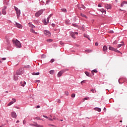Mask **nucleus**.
Instances as JSON below:
<instances>
[{"instance_id":"1","label":"nucleus","mask_w":127,"mask_h":127,"mask_svg":"<svg viewBox=\"0 0 127 127\" xmlns=\"http://www.w3.org/2000/svg\"><path fill=\"white\" fill-rule=\"evenodd\" d=\"M14 8L16 12L17 18L19 19V16H20V9H19L16 6H14Z\"/></svg>"},{"instance_id":"2","label":"nucleus","mask_w":127,"mask_h":127,"mask_svg":"<svg viewBox=\"0 0 127 127\" xmlns=\"http://www.w3.org/2000/svg\"><path fill=\"white\" fill-rule=\"evenodd\" d=\"M42 13H43V10L41 9L35 13V16L38 17L39 16H40Z\"/></svg>"},{"instance_id":"3","label":"nucleus","mask_w":127,"mask_h":127,"mask_svg":"<svg viewBox=\"0 0 127 127\" xmlns=\"http://www.w3.org/2000/svg\"><path fill=\"white\" fill-rule=\"evenodd\" d=\"M15 44L17 48H20V47H21V44H20V42L17 40L15 41Z\"/></svg>"},{"instance_id":"4","label":"nucleus","mask_w":127,"mask_h":127,"mask_svg":"<svg viewBox=\"0 0 127 127\" xmlns=\"http://www.w3.org/2000/svg\"><path fill=\"white\" fill-rule=\"evenodd\" d=\"M24 73L22 68H20L19 70H17L16 71L17 75H21Z\"/></svg>"},{"instance_id":"5","label":"nucleus","mask_w":127,"mask_h":127,"mask_svg":"<svg viewBox=\"0 0 127 127\" xmlns=\"http://www.w3.org/2000/svg\"><path fill=\"white\" fill-rule=\"evenodd\" d=\"M44 33L46 36H48L49 37H50V36H51V33H50L48 30H44Z\"/></svg>"},{"instance_id":"6","label":"nucleus","mask_w":127,"mask_h":127,"mask_svg":"<svg viewBox=\"0 0 127 127\" xmlns=\"http://www.w3.org/2000/svg\"><path fill=\"white\" fill-rule=\"evenodd\" d=\"M6 8H7V7L6 6H3L2 9V14H3V15H5V14H6Z\"/></svg>"},{"instance_id":"7","label":"nucleus","mask_w":127,"mask_h":127,"mask_svg":"<svg viewBox=\"0 0 127 127\" xmlns=\"http://www.w3.org/2000/svg\"><path fill=\"white\" fill-rule=\"evenodd\" d=\"M14 25H15V26L16 27H17L18 28H19L20 29H21V28H22V25L18 23H17V22H15V24H14Z\"/></svg>"},{"instance_id":"8","label":"nucleus","mask_w":127,"mask_h":127,"mask_svg":"<svg viewBox=\"0 0 127 127\" xmlns=\"http://www.w3.org/2000/svg\"><path fill=\"white\" fill-rule=\"evenodd\" d=\"M105 6L107 9H111L112 8V4H105Z\"/></svg>"},{"instance_id":"9","label":"nucleus","mask_w":127,"mask_h":127,"mask_svg":"<svg viewBox=\"0 0 127 127\" xmlns=\"http://www.w3.org/2000/svg\"><path fill=\"white\" fill-rule=\"evenodd\" d=\"M11 116L12 117V118H13L14 119H16V113H15V112H12L11 113Z\"/></svg>"},{"instance_id":"10","label":"nucleus","mask_w":127,"mask_h":127,"mask_svg":"<svg viewBox=\"0 0 127 127\" xmlns=\"http://www.w3.org/2000/svg\"><path fill=\"white\" fill-rule=\"evenodd\" d=\"M64 73V70H62L60 71L58 73V77L60 78V77H61L62 76V74Z\"/></svg>"},{"instance_id":"11","label":"nucleus","mask_w":127,"mask_h":127,"mask_svg":"<svg viewBox=\"0 0 127 127\" xmlns=\"http://www.w3.org/2000/svg\"><path fill=\"white\" fill-rule=\"evenodd\" d=\"M107 50H108V47H107V46H104L103 48V51H104L106 53Z\"/></svg>"},{"instance_id":"12","label":"nucleus","mask_w":127,"mask_h":127,"mask_svg":"<svg viewBox=\"0 0 127 127\" xmlns=\"http://www.w3.org/2000/svg\"><path fill=\"white\" fill-rule=\"evenodd\" d=\"M26 84V82L24 81L20 82V84H21V86H22V87H24Z\"/></svg>"},{"instance_id":"13","label":"nucleus","mask_w":127,"mask_h":127,"mask_svg":"<svg viewBox=\"0 0 127 127\" xmlns=\"http://www.w3.org/2000/svg\"><path fill=\"white\" fill-rule=\"evenodd\" d=\"M14 79L15 81H17V80H18V74H16L14 75Z\"/></svg>"},{"instance_id":"14","label":"nucleus","mask_w":127,"mask_h":127,"mask_svg":"<svg viewBox=\"0 0 127 127\" xmlns=\"http://www.w3.org/2000/svg\"><path fill=\"white\" fill-rule=\"evenodd\" d=\"M94 111H97V112H101L102 111V109L100 108L96 107L94 108Z\"/></svg>"},{"instance_id":"15","label":"nucleus","mask_w":127,"mask_h":127,"mask_svg":"<svg viewBox=\"0 0 127 127\" xmlns=\"http://www.w3.org/2000/svg\"><path fill=\"white\" fill-rule=\"evenodd\" d=\"M109 50H111L112 51H115L116 49L111 46H109Z\"/></svg>"},{"instance_id":"16","label":"nucleus","mask_w":127,"mask_h":127,"mask_svg":"<svg viewBox=\"0 0 127 127\" xmlns=\"http://www.w3.org/2000/svg\"><path fill=\"white\" fill-rule=\"evenodd\" d=\"M123 45H125V43H124V42H122L121 44L118 45V46H117V48H120L122 47V46H123Z\"/></svg>"},{"instance_id":"17","label":"nucleus","mask_w":127,"mask_h":127,"mask_svg":"<svg viewBox=\"0 0 127 127\" xmlns=\"http://www.w3.org/2000/svg\"><path fill=\"white\" fill-rule=\"evenodd\" d=\"M28 24H29V27H31L32 29L35 28V26H34L31 23H29Z\"/></svg>"},{"instance_id":"18","label":"nucleus","mask_w":127,"mask_h":127,"mask_svg":"<svg viewBox=\"0 0 127 127\" xmlns=\"http://www.w3.org/2000/svg\"><path fill=\"white\" fill-rule=\"evenodd\" d=\"M70 36H71V37L72 38H74L75 39V38H76V37H75V33L73 32H72L71 33H70Z\"/></svg>"},{"instance_id":"19","label":"nucleus","mask_w":127,"mask_h":127,"mask_svg":"<svg viewBox=\"0 0 127 127\" xmlns=\"http://www.w3.org/2000/svg\"><path fill=\"white\" fill-rule=\"evenodd\" d=\"M125 4H127V1H123L121 3V5L122 7H123L125 5Z\"/></svg>"},{"instance_id":"20","label":"nucleus","mask_w":127,"mask_h":127,"mask_svg":"<svg viewBox=\"0 0 127 127\" xmlns=\"http://www.w3.org/2000/svg\"><path fill=\"white\" fill-rule=\"evenodd\" d=\"M91 73L93 75H95L94 73H98V70H97V69H95L91 71Z\"/></svg>"},{"instance_id":"21","label":"nucleus","mask_w":127,"mask_h":127,"mask_svg":"<svg viewBox=\"0 0 127 127\" xmlns=\"http://www.w3.org/2000/svg\"><path fill=\"white\" fill-rule=\"evenodd\" d=\"M30 31L31 32H32L33 33H35V34H37V32H35V30H34L33 29H30Z\"/></svg>"},{"instance_id":"22","label":"nucleus","mask_w":127,"mask_h":127,"mask_svg":"<svg viewBox=\"0 0 127 127\" xmlns=\"http://www.w3.org/2000/svg\"><path fill=\"white\" fill-rule=\"evenodd\" d=\"M100 11H101L102 13H106V10L103 8L100 9Z\"/></svg>"},{"instance_id":"23","label":"nucleus","mask_w":127,"mask_h":127,"mask_svg":"<svg viewBox=\"0 0 127 127\" xmlns=\"http://www.w3.org/2000/svg\"><path fill=\"white\" fill-rule=\"evenodd\" d=\"M49 73L51 74V75H53V74L55 73L54 70H50Z\"/></svg>"},{"instance_id":"24","label":"nucleus","mask_w":127,"mask_h":127,"mask_svg":"<svg viewBox=\"0 0 127 127\" xmlns=\"http://www.w3.org/2000/svg\"><path fill=\"white\" fill-rule=\"evenodd\" d=\"M80 15L81 16H82V17H85V18H87V16H86V15H85L82 13H80Z\"/></svg>"},{"instance_id":"25","label":"nucleus","mask_w":127,"mask_h":127,"mask_svg":"<svg viewBox=\"0 0 127 127\" xmlns=\"http://www.w3.org/2000/svg\"><path fill=\"white\" fill-rule=\"evenodd\" d=\"M72 26H74V27H76L77 28H78V25L74 24V23H72Z\"/></svg>"},{"instance_id":"26","label":"nucleus","mask_w":127,"mask_h":127,"mask_svg":"<svg viewBox=\"0 0 127 127\" xmlns=\"http://www.w3.org/2000/svg\"><path fill=\"white\" fill-rule=\"evenodd\" d=\"M85 74L86 75V76H87L88 77H90V73L87 72V71H85Z\"/></svg>"},{"instance_id":"27","label":"nucleus","mask_w":127,"mask_h":127,"mask_svg":"<svg viewBox=\"0 0 127 127\" xmlns=\"http://www.w3.org/2000/svg\"><path fill=\"white\" fill-rule=\"evenodd\" d=\"M79 8L80 9H82V8H83V9H85L86 7H85V6H84V5H82L81 7H79Z\"/></svg>"},{"instance_id":"28","label":"nucleus","mask_w":127,"mask_h":127,"mask_svg":"<svg viewBox=\"0 0 127 127\" xmlns=\"http://www.w3.org/2000/svg\"><path fill=\"white\" fill-rule=\"evenodd\" d=\"M12 104H13V101H11V102H10L8 104L7 106H11V105H12Z\"/></svg>"},{"instance_id":"29","label":"nucleus","mask_w":127,"mask_h":127,"mask_svg":"<svg viewBox=\"0 0 127 127\" xmlns=\"http://www.w3.org/2000/svg\"><path fill=\"white\" fill-rule=\"evenodd\" d=\"M48 22H49V18H47V21H45V25H46V24H47V23H48Z\"/></svg>"},{"instance_id":"30","label":"nucleus","mask_w":127,"mask_h":127,"mask_svg":"<svg viewBox=\"0 0 127 127\" xmlns=\"http://www.w3.org/2000/svg\"><path fill=\"white\" fill-rule=\"evenodd\" d=\"M35 127H43V126H42V125H38V124H36L35 125Z\"/></svg>"},{"instance_id":"31","label":"nucleus","mask_w":127,"mask_h":127,"mask_svg":"<svg viewBox=\"0 0 127 127\" xmlns=\"http://www.w3.org/2000/svg\"><path fill=\"white\" fill-rule=\"evenodd\" d=\"M62 11L63 12H67V10L66 9V8H63V9H62Z\"/></svg>"},{"instance_id":"32","label":"nucleus","mask_w":127,"mask_h":127,"mask_svg":"<svg viewBox=\"0 0 127 127\" xmlns=\"http://www.w3.org/2000/svg\"><path fill=\"white\" fill-rule=\"evenodd\" d=\"M85 52H87V53H90V52H92V50H86Z\"/></svg>"},{"instance_id":"33","label":"nucleus","mask_w":127,"mask_h":127,"mask_svg":"<svg viewBox=\"0 0 127 127\" xmlns=\"http://www.w3.org/2000/svg\"><path fill=\"white\" fill-rule=\"evenodd\" d=\"M53 40L51 39H49L47 40V42H52Z\"/></svg>"},{"instance_id":"34","label":"nucleus","mask_w":127,"mask_h":127,"mask_svg":"<svg viewBox=\"0 0 127 127\" xmlns=\"http://www.w3.org/2000/svg\"><path fill=\"white\" fill-rule=\"evenodd\" d=\"M41 58H43V59L46 58V55L43 54L41 56Z\"/></svg>"},{"instance_id":"35","label":"nucleus","mask_w":127,"mask_h":127,"mask_svg":"<svg viewBox=\"0 0 127 127\" xmlns=\"http://www.w3.org/2000/svg\"><path fill=\"white\" fill-rule=\"evenodd\" d=\"M32 75H39V72H33L32 73Z\"/></svg>"},{"instance_id":"36","label":"nucleus","mask_w":127,"mask_h":127,"mask_svg":"<svg viewBox=\"0 0 127 127\" xmlns=\"http://www.w3.org/2000/svg\"><path fill=\"white\" fill-rule=\"evenodd\" d=\"M114 51L115 52H117L118 53H121V52L119 50H118L117 49H115V50H114Z\"/></svg>"},{"instance_id":"37","label":"nucleus","mask_w":127,"mask_h":127,"mask_svg":"<svg viewBox=\"0 0 127 127\" xmlns=\"http://www.w3.org/2000/svg\"><path fill=\"white\" fill-rule=\"evenodd\" d=\"M65 24L68 25L70 24V21L68 20L65 21Z\"/></svg>"},{"instance_id":"38","label":"nucleus","mask_w":127,"mask_h":127,"mask_svg":"<svg viewBox=\"0 0 127 127\" xmlns=\"http://www.w3.org/2000/svg\"><path fill=\"white\" fill-rule=\"evenodd\" d=\"M65 95L66 96H68L69 95V92H68V91H65Z\"/></svg>"},{"instance_id":"39","label":"nucleus","mask_w":127,"mask_h":127,"mask_svg":"<svg viewBox=\"0 0 127 127\" xmlns=\"http://www.w3.org/2000/svg\"><path fill=\"white\" fill-rule=\"evenodd\" d=\"M12 100L13 103H15L16 102V100L14 98H12Z\"/></svg>"},{"instance_id":"40","label":"nucleus","mask_w":127,"mask_h":127,"mask_svg":"<svg viewBox=\"0 0 127 127\" xmlns=\"http://www.w3.org/2000/svg\"><path fill=\"white\" fill-rule=\"evenodd\" d=\"M75 96H76V95L75 94H72L71 98H75Z\"/></svg>"},{"instance_id":"41","label":"nucleus","mask_w":127,"mask_h":127,"mask_svg":"<svg viewBox=\"0 0 127 127\" xmlns=\"http://www.w3.org/2000/svg\"><path fill=\"white\" fill-rule=\"evenodd\" d=\"M91 91L92 93H96V90L95 89H91Z\"/></svg>"},{"instance_id":"42","label":"nucleus","mask_w":127,"mask_h":127,"mask_svg":"<svg viewBox=\"0 0 127 127\" xmlns=\"http://www.w3.org/2000/svg\"><path fill=\"white\" fill-rule=\"evenodd\" d=\"M25 68H30V66L29 65H27V66H25Z\"/></svg>"},{"instance_id":"43","label":"nucleus","mask_w":127,"mask_h":127,"mask_svg":"<svg viewBox=\"0 0 127 127\" xmlns=\"http://www.w3.org/2000/svg\"><path fill=\"white\" fill-rule=\"evenodd\" d=\"M35 119H36V120H41V119H40V117H36V118H35Z\"/></svg>"},{"instance_id":"44","label":"nucleus","mask_w":127,"mask_h":127,"mask_svg":"<svg viewBox=\"0 0 127 127\" xmlns=\"http://www.w3.org/2000/svg\"><path fill=\"white\" fill-rule=\"evenodd\" d=\"M54 61H55L54 59H52L51 60V63H53V62H54Z\"/></svg>"},{"instance_id":"45","label":"nucleus","mask_w":127,"mask_h":127,"mask_svg":"<svg viewBox=\"0 0 127 127\" xmlns=\"http://www.w3.org/2000/svg\"><path fill=\"white\" fill-rule=\"evenodd\" d=\"M49 2H50V0H48L47 1H46V4H48V3Z\"/></svg>"},{"instance_id":"46","label":"nucleus","mask_w":127,"mask_h":127,"mask_svg":"<svg viewBox=\"0 0 127 127\" xmlns=\"http://www.w3.org/2000/svg\"><path fill=\"white\" fill-rule=\"evenodd\" d=\"M84 83H85V80L82 81L81 82V84H84Z\"/></svg>"},{"instance_id":"47","label":"nucleus","mask_w":127,"mask_h":127,"mask_svg":"<svg viewBox=\"0 0 127 127\" xmlns=\"http://www.w3.org/2000/svg\"><path fill=\"white\" fill-rule=\"evenodd\" d=\"M43 117H44V118H45L46 119H48V117L43 115Z\"/></svg>"},{"instance_id":"48","label":"nucleus","mask_w":127,"mask_h":127,"mask_svg":"<svg viewBox=\"0 0 127 127\" xmlns=\"http://www.w3.org/2000/svg\"><path fill=\"white\" fill-rule=\"evenodd\" d=\"M103 111H104V112H107V108H106L105 107L104 108V109H103Z\"/></svg>"},{"instance_id":"49","label":"nucleus","mask_w":127,"mask_h":127,"mask_svg":"<svg viewBox=\"0 0 127 127\" xmlns=\"http://www.w3.org/2000/svg\"><path fill=\"white\" fill-rule=\"evenodd\" d=\"M98 45H99V43H98V42H96L95 43V46H98Z\"/></svg>"},{"instance_id":"50","label":"nucleus","mask_w":127,"mask_h":127,"mask_svg":"<svg viewBox=\"0 0 127 127\" xmlns=\"http://www.w3.org/2000/svg\"><path fill=\"white\" fill-rule=\"evenodd\" d=\"M40 1V3H41V2H43V3H44V1H43V0H41V1H40V0H39Z\"/></svg>"},{"instance_id":"51","label":"nucleus","mask_w":127,"mask_h":127,"mask_svg":"<svg viewBox=\"0 0 127 127\" xmlns=\"http://www.w3.org/2000/svg\"><path fill=\"white\" fill-rule=\"evenodd\" d=\"M52 26H53V27H54L55 26V24L52 23Z\"/></svg>"},{"instance_id":"52","label":"nucleus","mask_w":127,"mask_h":127,"mask_svg":"<svg viewBox=\"0 0 127 127\" xmlns=\"http://www.w3.org/2000/svg\"><path fill=\"white\" fill-rule=\"evenodd\" d=\"M51 16H52V14H50V15H49V16L48 17V18H50Z\"/></svg>"},{"instance_id":"53","label":"nucleus","mask_w":127,"mask_h":127,"mask_svg":"<svg viewBox=\"0 0 127 127\" xmlns=\"http://www.w3.org/2000/svg\"><path fill=\"white\" fill-rule=\"evenodd\" d=\"M60 44L61 45H63V42H62V41H60Z\"/></svg>"},{"instance_id":"54","label":"nucleus","mask_w":127,"mask_h":127,"mask_svg":"<svg viewBox=\"0 0 127 127\" xmlns=\"http://www.w3.org/2000/svg\"><path fill=\"white\" fill-rule=\"evenodd\" d=\"M36 82L37 83H40V80H36Z\"/></svg>"},{"instance_id":"55","label":"nucleus","mask_w":127,"mask_h":127,"mask_svg":"<svg viewBox=\"0 0 127 127\" xmlns=\"http://www.w3.org/2000/svg\"><path fill=\"white\" fill-rule=\"evenodd\" d=\"M113 44H117V41H114Z\"/></svg>"},{"instance_id":"56","label":"nucleus","mask_w":127,"mask_h":127,"mask_svg":"<svg viewBox=\"0 0 127 127\" xmlns=\"http://www.w3.org/2000/svg\"><path fill=\"white\" fill-rule=\"evenodd\" d=\"M2 60H6V58H2Z\"/></svg>"},{"instance_id":"57","label":"nucleus","mask_w":127,"mask_h":127,"mask_svg":"<svg viewBox=\"0 0 127 127\" xmlns=\"http://www.w3.org/2000/svg\"><path fill=\"white\" fill-rule=\"evenodd\" d=\"M98 7H102V5H101V4H98Z\"/></svg>"},{"instance_id":"58","label":"nucleus","mask_w":127,"mask_h":127,"mask_svg":"<svg viewBox=\"0 0 127 127\" xmlns=\"http://www.w3.org/2000/svg\"><path fill=\"white\" fill-rule=\"evenodd\" d=\"M84 99V100H88L89 99V97H85Z\"/></svg>"},{"instance_id":"59","label":"nucleus","mask_w":127,"mask_h":127,"mask_svg":"<svg viewBox=\"0 0 127 127\" xmlns=\"http://www.w3.org/2000/svg\"><path fill=\"white\" fill-rule=\"evenodd\" d=\"M74 34H76V35H78V33L77 32H74Z\"/></svg>"},{"instance_id":"60","label":"nucleus","mask_w":127,"mask_h":127,"mask_svg":"<svg viewBox=\"0 0 127 127\" xmlns=\"http://www.w3.org/2000/svg\"><path fill=\"white\" fill-rule=\"evenodd\" d=\"M36 108L37 109H39V108H40V106L39 105H38Z\"/></svg>"},{"instance_id":"61","label":"nucleus","mask_w":127,"mask_h":127,"mask_svg":"<svg viewBox=\"0 0 127 127\" xmlns=\"http://www.w3.org/2000/svg\"><path fill=\"white\" fill-rule=\"evenodd\" d=\"M49 121H53V119H51V118H49Z\"/></svg>"},{"instance_id":"62","label":"nucleus","mask_w":127,"mask_h":127,"mask_svg":"<svg viewBox=\"0 0 127 127\" xmlns=\"http://www.w3.org/2000/svg\"><path fill=\"white\" fill-rule=\"evenodd\" d=\"M23 125H25V121H23Z\"/></svg>"},{"instance_id":"63","label":"nucleus","mask_w":127,"mask_h":127,"mask_svg":"<svg viewBox=\"0 0 127 127\" xmlns=\"http://www.w3.org/2000/svg\"><path fill=\"white\" fill-rule=\"evenodd\" d=\"M18 123H19V121H17L16 123L18 124Z\"/></svg>"},{"instance_id":"64","label":"nucleus","mask_w":127,"mask_h":127,"mask_svg":"<svg viewBox=\"0 0 127 127\" xmlns=\"http://www.w3.org/2000/svg\"><path fill=\"white\" fill-rule=\"evenodd\" d=\"M0 15H1V12H0Z\"/></svg>"}]
</instances>
